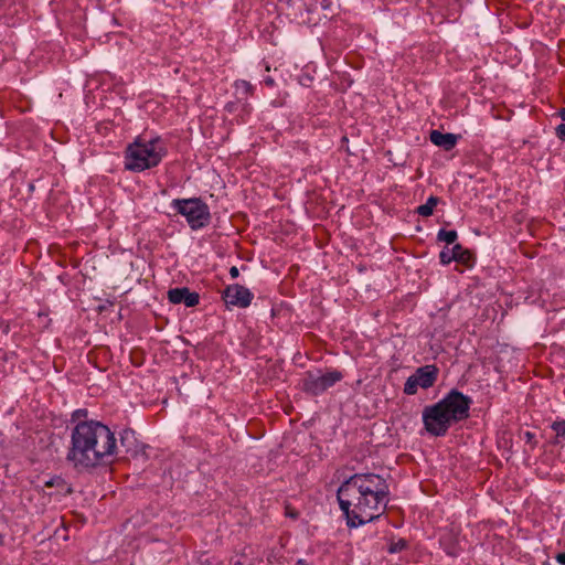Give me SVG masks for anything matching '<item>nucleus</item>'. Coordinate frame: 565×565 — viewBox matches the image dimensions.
<instances>
[{
  "label": "nucleus",
  "mask_w": 565,
  "mask_h": 565,
  "mask_svg": "<svg viewBox=\"0 0 565 565\" xmlns=\"http://www.w3.org/2000/svg\"><path fill=\"white\" fill-rule=\"evenodd\" d=\"M437 203V196H429L425 204L417 207V213L422 216H430Z\"/></svg>",
  "instance_id": "f8f14e48"
},
{
  "label": "nucleus",
  "mask_w": 565,
  "mask_h": 565,
  "mask_svg": "<svg viewBox=\"0 0 565 565\" xmlns=\"http://www.w3.org/2000/svg\"><path fill=\"white\" fill-rule=\"evenodd\" d=\"M525 436H526V439H527V440H530V439L532 438V434H531V433H529V431H526V433H525Z\"/></svg>",
  "instance_id": "393cba45"
},
{
  "label": "nucleus",
  "mask_w": 565,
  "mask_h": 565,
  "mask_svg": "<svg viewBox=\"0 0 565 565\" xmlns=\"http://www.w3.org/2000/svg\"><path fill=\"white\" fill-rule=\"evenodd\" d=\"M438 369L435 365H425L418 367L416 372L411 375L404 385V393L407 395L416 394L418 387L429 388L437 380Z\"/></svg>",
  "instance_id": "0eeeda50"
},
{
  "label": "nucleus",
  "mask_w": 565,
  "mask_h": 565,
  "mask_svg": "<svg viewBox=\"0 0 565 565\" xmlns=\"http://www.w3.org/2000/svg\"><path fill=\"white\" fill-rule=\"evenodd\" d=\"M230 275L231 277L234 279V278H237L238 275H239V270L236 266H233L230 268Z\"/></svg>",
  "instance_id": "6ab92c4d"
},
{
  "label": "nucleus",
  "mask_w": 565,
  "mask_h": 565,
  "mask_svg": "<svg viewBox=\"0 0 565 565\" xmlns=\"http://www.w3.org/2000/svg\"><path fill=\"white\" fill-rule=\"evenodd\" d=\"M405 547V541L399 540L397 543L392 544L388 547L390 553H396L398 551H402Z\"/></svg>",
  "instance_id": "dca6fc26"
},
{
  "label": "nucleus",
  "mask_w": 565,
  "mask_h": 565,
  "mask_svg": "<svg viewBox=\"0 0 565 565\" xmlns=\"http://www.w3.org/2000/svg\"><path fill=\"white\" fill-rule=\"evenodd\" d=\"M2 541H3V537H2V535L0 534V544L2 543Z\"/></svg>",
  "instance_id": "a878e982"
},
{
  "label": "nucleus",
  "mask_w": 565,
  "mask_h": 565,
  "mask_svg": "<svg viewBox=\"0 0 565 565\" xmlns=\"http://www.w3.org/2000/svg\"><path fill=\"white\" fill-rule=\"evenodd\" d=\"M454 254L456 256V260L463 262L468 253L461 247V250H454Z\"/></svg>",
  "instance_id": "a211bd4d"
},
{
  "label": "nucleus",
  "mask_w": 565,
  "mask_h": 565,
  "mask_svg": "<svg viewBox=\"0 0 565 565\" xmlns=\"http://www.w3.org/2000/svg\"><path fill=\"white\" fill-rule=\"evenodd\" d=\"M166 156V148L160 138H137L126 149L125 168L132 172H141L157 167Z\"/></svg>",
  "instance_id": "20e7f679"
},
{
  "label": "nucleus",
  "mask_w": 565,
  "mask_h": 565,
  "mask_svg": "<svg viewBox=\"0 0 565 565\" xmlns=\"http://www.w3.org/2000/svg\"><path fill=\"white\" fill-rule=\"evenodd\" d=\"M115 434L96 420L79 422L72 429L67 460L78 469H90L116 454Z\"/></svg>",
  "instance_id": "f03ea898"
},
{
  "label": "nucleus",
  "mask_w": 565,
  "mask_h": 565,
  "mask_svg": "<svg viewBox=\"0 0 565 565\" xmlns=\"http://www.w3.org/2000/svg\"><path fill=\"white\" fill-rule=\"evenodd\" d=\"M252 85L246 81H237L235 82V92L239 99L245 98L247 95L252 93Z\"/></svg>",
  "instance_id": "ddd939ff"
},
{
  "label": "nucleus",
  "mask_w": 565,
  "mask_h": 565,
  "mask_svg": "<svg viewBox=\"0 0 565 565\" xmlns=\"http://www.w3.org/2000/svg\"><path fill=\"white\" fill-rule=\"evenodd\" d=\"M559 117L565 121V108L559 111Z\"/></svg>",
  "instance_id": "5701e85b"
},
{
  "label": "nucleus",
  "mask_w": 565,
  "mask_h": 565,
  "mask_svg": "<svg viewBox=\"0 0 565 565\" xmlns=\"http://www.w3.org/2000/svg\"><path fill=\"white\" fill-rule=\"evenodd\" d=\"M437 237L439 241L445 242L448 245H451L457 239V232L440 230L437 234Z\"/></svg>",
  "instance_id": "4468645a"
},
{
  "label": "nucleus",
  "mask_w": 565,
  "mask_h": 565,
  "mask_svg": "<svg viewBox=\"0 0 565 565\" xmlns=\"http://www.w3.org/2000/svg\"><path fill=\"white\" fill-rule=\"evenodd\" d=\"M470 398L458 391H451L435 405L423 411L426 430L434 436H444L448 428L468 417Z\"/></svg>",
  "instance_id": "7ed1b4c3"
},
{
  "label": "nucleus",
  "mask_w": 565,
  "mask_h": 565,
  "mask_svg": "<svg viewBox=\"0 0 565 565\" xmlns=\"http://www.w3.org/2000/svg\"><path fill=\"white\" fill-rule=\"evenodd\" d=\"M168 299L172 303H184L186 307H194L199 303V295L191 292L188 288H174L168 291Z\"/></svg>",
  "instance_id": "1a4fd4ad"
},
{
  "label": "nucleus",
  "mask_w": 565,
  "mask_h": 565,
  "mask_svg": "<svg viewBox=\"0 0 565 565\" xmlns=\"http://www.w3.org/2000/svg\"><path fill=\"white\" fill-rule=\"evenodd\" d=\"M388 484L375 473H355L338 490L341 510L348 525L356 527L382 515L388 502Z\"/></svg>",
  "instance_id": "f257e3e1"
},
{
  "label": "nucleus",
  "mask_w": 565,
  "mask_h": 565,
  "mask_svg": "<svg viewBox=\"0 0 565 565\" xmlns=\"http://www.w3.org/2000/svg\"><path fill=\"white\" fill-rule=\"evenodd\" d=\"M430 141L445 150H451L458 140V136L454 134H444L438 130H431L430 131Z\"/></svg>",
  "instance_id": "9d476101"
},
{
  "label": "nucleus",
  "mask_w": 565,
  "mask_h": 565,
  "mask_svg": "<svg viewBox=\"0 0 565 565\" xmlns=\"http://www.w3.org/2000/svg\"><path fill=\"white\" fill-rule=\"evenodd\" d=\"M343 377L339 371L307 372L302 379V390L312 395H320Z\"/></svg>",
  "instance_id": "423d86ee"
},
{
  "label": "nucleus",
  "mask_w": 565,
  "mask_h": 565,
  "mask_svg": "<svg viewBox=\"0 0 565 565\" xmlns=\"http://www.w3.org/2000/svg\"><path fill=\"white\" fill-rule=\"evenodd\" d=\"M454 250H461V245L457 244V245H454L452 247H445L440 252L439 259H440V263L443 265H448L452 260H456V256L454 254Z\"/></svg>",
  "instance_id": "9b49d317"
},
{
  "label": "nucleus",
  "mask_w": 565,
  "mask_h": 565,
  "mask_svg": "<svg viewBox=\"0 0 565 565\" xmlns=\"http://www.w3.org/2000/svg\"><path fill=\"white\" fill-rule=\"evenodd\" d=\"M253 294L246 287L234 284L226 287L223 292L224 301L227 306L246 308L253 300Z\"/></svg>",
  "instance_id": "6e6552de"
},
{
  "label": "nucleus",
  "mask_w": 565,
  "mask_h": 565,
  "mask_svg": "<svg viewBox=\"0 0 565 565\" xmlns=\"http://www.w3.org/2000/svg\"><path fill=\"white\" fill-rule=\"evenodd\" d=\"M171 206L185 217L192 230L201 228L210 222L209 206L200 199H175L171 202Z\"/></svg>",
  "instance_id": "39448f33"
},
{
  "label": "nucleus",
  "mask_w": 565,
  "mask_h": 565,
  "mask_svg": "<svg viewBox=\"0 0 565 565\" xmlns=\"http://www.w3.org/2000/svg\"><path fill=\"white\" fill-rule=\"evenodd\" d=\"M553 430L558 437H565V422H555L552 425Z\"/></svg>",
  "instance_id": "2eb2a0df"
},
{
  "label": "nucleus",
  "mask_w": 565,
  "mask_h": 565,
  "mask_svg": "<svg viewBox=\"0 0 565 565\" xmlns=\"http://www.w3.org/2000/svg\"><path fill=\"white\" fill-rule=\"evenodd\" d=\"M287 514L290 515L291 518H297V513L296 512L288 511Z\"/></svg>",
  "instance_id": "b1692460"
},
{
  "label": "nucleus",
  "mask_w": 565,
  "mask_h": 565,
  "mask_svg": "<svg viewBox=\"0 0 565 565\" xmlns=\"http://www.w3.org/2000/svg\"><path fill=\"white\" fill-rule=\"evenodd\" d=\"M556 561L561 564V565H565V552L564 553H558L556 555Z\"/></svg>",
  "instance_id": "aec40b11"
},
{
  "label": "nucleus",
  "mask_w": 565,
  "mask_h": 565,
  "mask_svg": "<svg viewBox=\"0 0 565 565\" xmlns=\"http://www.w3.org/2000/svg\"><path fill=\"white\" fill-rule=\"evenodd\" d=\"M556 136L561 140H565V124H561L556 127Z\"/></svg>",
  "instance_id": "f3484780"
},
{
  "label": "nucleus",
  "mask_w": 565,
  "mask_h": 565,
  "mask_svg": "<svg viewBox=\"0 0 565 565\" xmlns=\"http://www.w3.org/2000/svg\"><path fill=\"white\" fill-rule=\"evenodd\" d=\"M265 83H266L267 85H273V84H274V79H273L271 77H267V78L265 79Z\"/></svg>",
  "instance_id": "4be33fe9"
},
{
  "label": "nucleus",
  "mask_w": 565,
  "mask_h": 565,
  "mask_svg": "<svg viewBox=\"0 0 565 565\" xmlns=\"http://www.w3.org/2000/svg\"><path fill=\"white\" fill-rule=\"evenodd\" d=\"M57 481H60V479H56V480H55V479H51L50 481H46V482H45V484H46L47 487H52V486H54V484H55V482H57Z\"/></svg>",
  "instance_id": "412c9836"
}]
</instances>
